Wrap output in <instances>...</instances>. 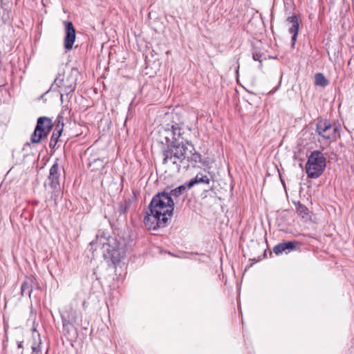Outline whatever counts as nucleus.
I'll use <instances>...</instances> for the list:
<instances>
[{
    "label": "nucleus",
    "mask_w": 354,
    "mask_h": 354,
    "mask_svg": "<svg viewBox=\"0 0 354 354\" xmlns=\"http://www.w3.org/2000/svg\"><path fill=\"white\" fill-rule=\"evenodd\" d=\"M165 153L162 163L178 172L181 168L187 169L189 167V162L198 163L201 161V155L188 142L186 145H176V147L173 146Z\"/></svg>",
    "instance_id": "nucleus-2"
},
{
    "label": "nucleus",
    "mask_w": 354,
    "mask_h": 354,
    "mask_svg": "<svg viewBox=\"0 0 354 354\" xmlns=\"http://www.w3.org/2000/svg\"><path fill=\"white\" fill-rule=\"evenodd\" d=\"M209 182L210 178L207 175L199 173L194 178L190 179L189 181L187 182V187L188 189H190L195 185L200 183L209 184Z\"/></svg>",
    "instance_id": "nucleus-15"
},
{
    "label": "nucleus",
    "mask_w": 354,
    "mask_h": 354,
    "mask_svg": "<svg viewBox=\"0 0 354 354\" xmlns=\"http://www.w3.org/2000/svg\"><path fill=\"white\" fill-rule=\"evenodd\" d=\"M74 322H66L65 318H63L62 326L63 333L66 336H75L76 335Z\"/></svg>",
    "instance_id": "nucleus-16"
},
{
    "label": "nucleus",
    "mask_w": 354,
    "mask_h": 354,
    "mask_svg": "<svg viewBox=\"0 0 354 354\" xmlns=\"http://www.w3.org/2000/svg\"><path fill=\"white\" fill-rule=\"evenodd\" d=\"M22 346H22V342H19V343H18V348H22Z\"/></svg>",
    "instance_id": "nucleus-24"
},
{
    "label": "nucleus",
    "mask_w": 354,
    "mask_h": 354,
    "mask_svg": "<svg viewBox=\"0 0 354 354\" xmlns=\"http://www.w3.org/2000/svg\"><path fill=\"white\" fill-rule=\"evenodd\" d=\"M183 129L178 124L171 126V129L167 131V135L166 136V146L164 147L162 151V157L165 158V151L169 149L176 147V145H186L183 143V140H180L183 135Z\"/></svg>",
    "instance_id": "nucleus-8"
},
{
    "label": "nucleus",
    "mask_w": 354,
    "mask_h": 354,
    "mask_svg": "<svg viewBox=\"0 0 354 354\" xmlns=\"http://www.w3.org/2000/svg\"><path fill=\"white\" fill-rule=\"evenodd\" d=\"M261 54L260 53H253V55H252V57L254 59V60L255 61H259L260 62H261Z\"/></svg>",
    "instance_id": "nucleus-23"
},
{
    "label": "nucleus",
    "mask_w": 354,
    "mask_h": 354,
    "mask_svg": "<svg viewBox=\"0 0 354 354\" xmlns=\"http://www.w3.org/2000/svg\"><path fill=\"white\" fill-rule=\"evenodd\" d=\"M130 207V202L127 200L122 201L119 203L118 212L120 214H125L127 212Z\"/></svg>",
    "instance_id": "nucleus-21"
},
{
    "label": "nucleus",
    "mask_w": 354,
    "mask_h": 354,
    "mask_svg": "<svg viewBox=\"0 0 354 354\" xmlns=\"http://www.w3.org/2000/svg\"><path fill=\"white\" fill-rule=\"evenodd\" d=\"M63 169L58 164V160H56L53 165L51 166L49 171V176L48 177V186L51 188L53 192L52 197L56 201V197L59 194L60 189V175L61 171Z\"/></svg>",
    "instance_id": "nucleus-9"
},
{
    "label": "nucleus",
    "mask_w": 354,
    "mask_h": 354,
    "mask_svg": "<svg viewBox=\"0 0 354 354\" xmlns=\"http://www.w3.org/2000/svg\"><path fill=\"white\" fill-rule=\"evenodd\" d=\"M286 22L288 24H290V26L288 28V32L289 33L292 35V45H294L295 41H297V37L299 31V21L296 15L288 17L286 19Z\"/></svg>",
    "instance_id": "nucleus-13"
},
{
    "label": "nucleus",
    "mask_w": 354,
    "mask_h": 354,
    "mask_svg": "<svg viewBox=\"0 0 354 354\" xmlns=\"http://www.w3.org/2000/svg\"><path fill=\"white\" fill-rule=\"evenodd\" d=\"M63 127H64L63 122L61 123L60 120H59L58 123L56 125V127L53 132L52 136L50 138V143H49L50 148H51V149L55 148V147L57 144V142L59 140V138L62 133Z\"/></svg>",
    "instance_id": "nucleus-14"
},
{
    "label": "nucleus",
    "mask_w": 354,
    "mask_h": 354,
    "mask_svg": "<svg viewBox=\"0 0 354 354\" xmlns=\"http://www.w3.org/2000/svg\"><path fill=\"white\" fill-rule=\"evenodd\" d=\"M187 189H188L187 183L176 187L174 189L171 190V192L168 194L171 196V197L172 196L174 197H178L184 192H185Z\"/></svg>",
    "instance_id": "nucleus-20"
},
{
    "label": "nucleus",
    "mask_w": 354,
    "mask_h": 354,
    "mask_svg": "<svg viewBox=\"0 0 354 354\" xmlns=\"http://www.w3.org/2000/svg\"><path fill=\"white\" fill-rule=\"evenodd\" d=\"M30 343L32 354H43L41 351L42 340L41 335L35 328L32 330V337ZM47 353L48 350H46L45 354H47Z\"/></svg>",
    "instance_id": "nucleus-11"
},
{
    "label": "nucleus",
    "mask_w": 354,
    "mask_h": 354,
    "mask_svg": "<svg viewBox=\"0 0 354 354\" xmlns=\"http://www.w3.org/2000/svg\"><path fill=\"white\" fill-rule=\"evenodd\" d=\"M315 84L319 86L326 87L329 82L322 73H318L315 75Z\"/></svg>",
    "instance_id": "nucleus-19"
},
{
    "label": "nucleus",
    "mask_w": 354,
    "mask_h": 354,
    "mask_svg": "<svg viewBox=\"0 0 354 354\" xmlns=\"http://www.w3.org/2000/svg\"><path fill=\"white\" fill-rule=\"evenodd\" d=\"M315 131L323 140L332 142L340 136L341 127L326 119H320L317 122Z\"/></svg>",
    "instance_id": "nucleus-5"
},
{
    "label": "nucleus",
    "mask_w": 354,
    "mask_h": 354,
    "mask_svg": "<svg viewBox=\"0 0 354 354\" xmlns=\"http://www.w3.org/2000/svg\"><path fill=\"white\" fill-rule=\"evenodd\" d=\"M52 87L58 88L61 95V100L63 101L64 94L68 95L73 92L76 88V78L71 74H58Z\"/></svg>",
    "instance_id": "nucleus-6"
},
{
    "label": "nucleus",
    "mask_w": 354,
    "mask_h": 354,
    "mask_svg": "<svg viewBox=\"0 0 354 354\" xmlns=\"http://www.w3.org/2000/svg\"><path fill=\"white\" fill-rule=\"evenodd\" d=\"M53 127L52 120L48 117H39L33 133L31 134L32 143L38 144L46 138Z\"/></svg>",
    "instance_id": "nucleus-7"
},
{
    "label": "nucleus",
    "mask_w": 354,
    "mask_h": 354,
    "mask_svg": "<svg viewBox=\"0 0 354 354\" xmlns=\"http://www.w3.org/2000/svg\"><path fill=\"white\" fill-rule=\"evenodd\" d=\"M174 203L171 196L165 192L156 194L146 212L144 223L148 230H156L164 227L173 215Z\"/></svg>",
    "instance_id": "nucleus-1"
},
{
    "label": "nucleus",
    "mask_w": 354,
    "mask_h": 354,
    "mask_svg": "<svg viewBox=\"0 0 354 354\" xmlns=\"http://www.w3.org/2000/svg\"><path fill=\"white\" fill-rule=\"evenodd\" d=\"M62 322H63V318H65L66 322H75L77 319V313L76 311L71 309L70 310L65 311L61 315Z\"/></svg>",
    "instance_id": "nucleus-18"
},
{
    "label": "nucleus",
    "mask_w": 354,
    "mask_h": 354,
    "mask_svg": "<svg viewBox=\"0 0 354 354\" xmlns=\"http://www.w3.org/2000/svg\"><path fill=\"white\" fill-rule=\"evenodd\" d=\"M64 24L65 26L64 48L66 50H70L73 48L75 41V29L71 21H64Z\"/></svg>",
    "instance_id": "nucleus-10"
},
{
    "label": "nucleus",
    "mask_w": 354,
    "mask_h": 354,
    "mask_svg": "<svg viewBox=\"0 0 354 354\" xmlns=\"http://www.w3.org/2000/svg\"><path fill=\"white\" fill-rule=\"evenodd\" d=\"M297 211L299 212L300 214H307L308 209L304 205H300L297 208Z\"/></svg>",
    "instance_id": "nucleus-22"
},
{
    "label": "nucleus",
    "mask_w": 354,
    "mask_h": 354,
    "mask_svg": "<svg viewBox=\"0 0 354 354\" xmlns=\"http://www.w3.org/2000/svg\"><path fill=\"white\" fill-rule=\"evenodd\" d=\"M326 168V158L319 151H313L308 156L306 164V172L308 177L317 178L324 172Z\"/></svg>",
    "instance_id": "nucleus-4"
},
{
    "label": "nucleus",
    "mask_w": 354,
    "mask_h": 354,
    "mask_svg": "<svg viewBox=\"0 0 354 354\" xmlns=\"http://www.w3.org/2000/svg\"><path fill=\"white\" fill-rule=\"evenodd\" d=\"M298 244L299 243L297 241H287L281 243L274 247L273 252L277 255L281 254L283 252L288 253L295 250L296 245Z\"/></svg>",
    "instance_id": "nucleus-12"
},
{
    "label": "nucleus",
    "mask_w": 354,
    "mask_h": 354,
    "mask_svg": "<svg viewBox=\"0 0 354 354\" xmlns=\"http://www.w3.org/2000/svg\"><path fill=\"white\" fill-rule=\"evenodd\" d=\"M91 245L100 248L104 259L110 260L114 264L120 262L125 257L124 247L121 245L115 237L111 236L104 232L97 234L95 241H93Z\"/></svg>",
    "instance_id": "nucleus-3"
},
{
    "label": "nucleus",
    "mask_w": 354,
    "mask_h": 354,
    "mask_svg": "<svg viewBox=\"0 0 354 354\" xmlns=\"http://www.w3.org/2000/svg\"><path fill=\"white\" fill-rule=\"evenodd\" d=\"M32 279H28L23 281L21 286V295L22 297L28 295L30 297L32 292Z\"/></svg>",
    "instance_id": "nucleus-17"
}]
</instances>
